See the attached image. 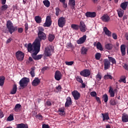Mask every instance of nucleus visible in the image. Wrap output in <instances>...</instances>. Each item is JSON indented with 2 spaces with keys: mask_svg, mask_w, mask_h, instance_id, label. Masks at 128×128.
Listing matches in <instances>:
<instances>
[{
  "mask_svg": "<svg viewBox=\"0 0 128 128\" xmlns=\"http://www.w3.org/2000/svg\"><path fill=\"white\" fill-rule=\"evenodd\" d=\"M24 46L27 48L28 52L31 54L34 52V54H37L40 52V44L38 40H36L32 44L30 43L25 44Z\"/></svg>",
  "mask_w": 128,
  "mask_h": 128,
  "instance_id": "obj_1",
  "label": "nucleus"
},
{
  "mask_svg": "<svg viewBox=\"0 0 128 128\" xmlns=\"http://www.w3.org/2000/svg\"><path fill=\"white\" fill-rule=\"evenodd\" d=\"M54 46H49L45 48V51L44 52V54L45 56H50L54 52Z\"/></svg>",
  "mask_w": 128,
  "mask_h": 128,
  "instance_id": "obj_2",
  "label": "nucleus"
},
{
  "mask_svg": "<svg viewBox=\"0 0 128 128\" xmlns=\"http://www.w3.org/2000/svg\"><path fill=\"white\" fill-rule=\"evenodd\" d=\"M6 28L8 30L9 32L12 34L14 30H16V28L12 25V23L10 20L7 21Z\"/></svg>",
  "mask_w": 128,
  "mask_h": 128,
  "instance_id": "obj_3",
  "label": "nucleus"
},
{
  "mask_svg": "<svg viewBox=\"0 0 128 128\" xmlns=\"http://www.w3.org/2000/svg\"><path fill=\"white\" fill-rule=\"evenodd\" d=\"M28 82H30V78H24L20 81L19 84L21 88H24L28 84Z\"/></svg>",
  "mask_w": 128,
  "mask_h": 128,
  "instance_id": "obj_4",
  "label": "nucleus"
},
{
  "mask_svg": "<svg viewBox=\"0 0 128 128\" xmlns=\"http://www.w3.org/2000/svg\"><path fill=\"white\" fill-rule=\"evenodd\" d=\"M16 56L18 60L22 62V60H24V54L21 51H18L16 53Z\"/></svg>",
  "mask_w": 128,
  "mask_h": 128,
  "instance_id": "obj_5",
  "label": "nucleus"
},
{
  "mask_svg": "<svg viewBox=\"0 0 128 128\" xmlns=\"http://www.w3.org/2000/svg\"><path fill=\"white\" fill-rule=\"evenodd\" d=\"M38 38H36V40H38L39 42V44H40V41L42 40H44L46 39V34L44 32L43 33H38Z\"/></svg>",
  "mask_w": 128,
  "mask_h": 128,
  "instance_id": "obj_6",
  "label": "nucleus"
},
{
  "mask_svg": "<svg viewBox=\"0 0 128 128\" xmlns=\"http://www.w3.org/2000/svg\"><path fill=\"white\" fill-rule=\"evenodd\" d=\"M66 18L64 17L60 18L58 20V26L60 28H64L66 25Z\"/></svg>",
  "mask_w": 128,
  "mask_h": 128,
  "instance_id": "obj_7",
  "label": "nucleus"
},
{
  "mask_svg": "<svg viewBox=\"0 0 128 128\" xmlns=\"http://www.w3.org/2000/svg\"><path fill=\"white\" fill-rule=\"evenodd\" d=\"M79 28L82 32H86L88 30V28H86V24H84V22H80Z\"/></svg>",
  "mask_w": 128,
  "mask_h": 128,
  "instance_id": "obj_8",
  "label": "nucleus"
},
{
  "mask_svg": "<svg viewBox=\"0 0 128 128\" xmlns=\"http://www.w3.org/2000/svg\"><path fill=\"white\" fill-rule=\"evenodd\" d=\"M72 96L74 98V100H80V94L78 92V90H74L72 92Z\"/></svg>",
  "mask_w": 128,
  "mask_h": 128,
  "instance_id": "obj_9",
  "label": "nucleus"
},
{
  "mask_svg": "<svg viewBox=\"0 0 128 128\" xmlns=\"http://www.w3.org/2000/svg\"><path fill=\"white\" fill-rule=\"evenodd\" d=\"M80 74L82 76L87 78V76H90V71L88 69L84 70L80 72Z\"/></svg>",
  "mask_w": 128,
  "mask_h": 128,
  "instance_id": "obj_10",
  "label": "nucleus"
},
{
  "mask_svg": "<svg viewBox=\"0 0 128 128\" xmlns=\"http://www.w3.org/2000/svg\"><path fill=\"white\" fill-rule=\"evenodd\" d=\"M86 40V35H84L82 37L80 38L76 42L78 44H84Z\"/></svg>",
  "mask_w": 128,
  "mask_h": 128,
  "instance_id": "obj_11",
  "label": "nucleus"
},
{
  "mask_svg": "<svg viewBox=\"0 0 128 128\" xmlns=\"http://www.w3.org/2000/svg\"><path fill=\"white\" fill-rule=\"evenodd\" d=\"M50 26H52V20L50 19V16H47L46 22L44 24V26L49 27Z\"/></svg>",
  "mask_w": 128,
  "mask_h": 128,
  "instance_id": "obj_12",
  "label": "nucleus"
},
{
  "mask_svg": "<svg viewBox=\"0 0 128 128\" xmlns=\"http://www.w3.org/2000/svg\"><path fill=\"white\" fill-rule=\"evenodd\" d=\"M104 22H108L110 20V18L108 15L105 14L100 18Z\"/></svg>",
  "mask_w": 128,
  "mask_h": 128,
  "instance_id": "obj_13",
  "label": "nucleus"
},
{
  "mask_svg": "<svg viewBox=\"0 0 128 128\" xmlns=\"http://www.w3.org/2000/svg\"><path fill=\"white\" fill-rule=\"evenodd\" d=\"M110 68V62L108 59L104 60V70H108Z\"/></svg>",
  "mask_w": 128,
  "mask_h": 128,
  "instance_id": "obj_14",
  "label": "nucleus"
},
{
  "mask_svg": "<svg viewBox=\"0 0 128 128\" xmlns=\"http://www.w3.org/2000/svg\"><path fill=\"white\" fill-rule=\"evenodd\" d=\"M62 72L60 71H56L55 72L54 78L56 80H60L62 79Z\"/></svg>",
  "mask_w": 128,
  "mask_h": 128,
  "instance_id": "obj_15",
  "label": "nucleus"
},
{
  "mask_svg": "<svg viewBox=\"0 0 128 128\" xmlns=\"http://www.w3.org/2000/svg\"><path fill=\"white\" fill-rule=\"evenodd\" d=\"M85 16L86 18H96V12H88L85 14Z\"/></svg>",
  "mask_w": 128,
  "mask_h": 128,
  "instance_id": "obj_16",
  "label": "nucleus"
},
{
  "mask_svg": "<svg viewBox=\"0 0 128 128\" xmlns=\"http://www.w3.org/2000/svg\"><path fill=\"white\" fill-rule=\"evenodd\" d=\"M40 83V78H36L32 82V86H38Z\"/></svg>",
  "mask_w": 128,
  "mask_h": 128,
  "instance_id": "obj_17",
  "label": "nucleus"
},
{
  "mask_svg": "<svg viewBox=\"0 0 128 128\" xmlns=\"http://www.w3.org/2000/svg\"><path fill=\"white\" fill-rule=\"evenodd\" d=\"M114 92H118V90L116 89H114H114L112 86L110 87L108 92L110 94V98H114Z\"/></svg>",
  "mask_w": 128,
  "mask_h": 128,
  "instance_id": "obj_18",
  "label": "nucleus"
},
{
  "mask_svg": "<svg viewBox=\"0 0 128 128\" xmlns=\"http://www.w3.org/2000/svg\"><path fill=\"white\" fill-rule=\"evenodd\" d=\"M117 12L119 18H122V16H124V10L122 8H118L117 10Z\"/></svg>",
  "mask_w": 128,
  "mask_h": 128,
  "instance_id": "obj_19",
  "label": "nucleus"
},
{
  "mask_svg": "<svg viewBox=\"0 0 128 128\" xmlns=\"http://www.w3.org/2000/svg\"><path fill=\"white\" fill-rule=\"evenodd\" d=\"M104 34L107 36H112V32L108 30V28L104 27Z\"/></svg>",
  "mask_w": 128,
  "mask_h": 128,
  "instance_id": "obj_20",
  "label": "nucleus"
},
{
  "mask_svg": "<svg viewBox=\"0 0 128 128\" xmlns=\"http://www.w3.org/2000/svg\"><path fill=\"white\" fill-rule=\"evenodd\" d=\"M32 56L34 60H40L42 58V54H39L38 56H36V54H34V52H32Z\"/></svg>",
  "mask_w": 128,
  "mask_h": 128,
  "instance_id": "obj_21",
  "label": "nucleus"
},
{
  "mask_svg": "<svg viewBox=\"0 0 128 128\" xmlns=\"http://www.w3.org/2000/svg\"><path fill=\"white\" fill-rule=\"evenodd\" d=\"M70 105H72V98L70 97H68L65 104V106H70Z\"/></svg>",
  "mask_w": 128,
  "mask_h": 128,
  "instance_id": "obj_22",
  "label": "nucleus"
},
{
  "mask_svg": "<svg viewBox=\"0 0 128 128\" xmlns=\"http://www.w3.org/2000/svg\"><path fill=\"white\" fill-rule=\"evenodd\" d=\"M120 50L122 56H126V45L122 44L120 46Z\"/></svg>",
  "mask_w": 128,
  "mask_h": 128,
  "instance_id": "obj_23",
  "label": "nucleus"
},
{
  "mask_svg": "<svg viewBox=\"0 0 128 128\" xmlns=\"http://www.w3.org/2000/svg\"><path fill=\"white\" fill-rule=\"evenodd\" d=\"M128 2H125L121 4L120 6L124 10H126V8H128Z\"/></svg>",
  "mask_w": 128,
  "mask_h": 128,
  "instance_id": "obj_24",
  "label": "nucleus"
},
{
  "mask_svg": "<svg viewBox=\"0 0 128 128\" xmlns=\"http://www.w3.org/2000/svg\"><path fill=\"white\" fill-rule=\"evenodd\" d=\"M122 122H128V115L126 114H123L122 116Z\"/></svg>",
  "mask_w": 128,
  "mask_h": 128,
  "instance_id": "obj_25",
  "label": "nucleus"
},
{
  "mask_svg": "<svg viewBox=\"0 0 128 128\" xmlns=\"http://www.w3.org/2000/svg\"><path fill=\"white\" fill-rule=\"evenodd\" d=\"M4 80H6V78L4 76H0V86H4Z\"/></svg>",
  "mask_w": 128,
  "mask_h": 128,
  "instance_id": "obj_26",
  "label": "nucleus"
},
{
  "mask_svg": "<svg viewBox=\"0 0 128 128\" xmlns=\"http://www.w3.org/2000/svg\"><path fill=\"white\" fill-rule=\"evenodd\" d=\"M18 90V88L16 87V84H14L13 86V88L10 92L11 94H16V90Z\"/></svg>",
  "mask_w": 128,
  "mask_h": 128,
  "instance_id": "obj_27",
  "label": "nucleus"
},
{
  "mask_svg": "<svg viewBox=\"0 0 128 128\" xmlns=\"http://www.w3.org/2000/svg\"><path fill=\"white\" fill-rule=\"evenodd\" d=\"M113 46L112 44L108 43L105 45V48L108 50H112Z\"/></svg>",
  "mask_w": 128,
  "mask_h": 128,
  "instance_id": "obj_28",
  "label": "nucleus"
},
{
  "mask_svg": "<svg viewBox=\"0 0 128 128\" xmlns=\"http://www.w3.org/2000/svg\"><path fill=\"white\" fill-rule=\"evenodd\" d=\"M17 128H28V126L26 124L22 123L17 125Z\"/></svg>",
  "mask_w": 128,
  "mask_h": 128,
  "instance_id": "obj_29",
  "label": "nucleus"
},
{
  "mask_svg": "<svg viewBox=\"0 0 128 128\" xmlns=\"http://www.w3.org/2000/svg\"><path fill=\"white\" fill-rule=\"evenodd\" d=\"M20 108H22V105L20 104H16L14 107V110L18 112H20Z\"/></svg>",
  "mask_w": 128,
  "mask_h": 128,
  "instance_id": "obj_30",
  "label": "nucleus"
},
{
  "mask_svg": "<svg viewBox=\"0 0 128 128\" xmlns=\"http://www.w3.org/2000/svg\"><path fill=\"white\" fill-rule=\"evenodd\" d=\"M103 117V120H110V116H108V114L106 113L104 114H102Z\"/></svg>",
  "mask_w": 128,
  "mask_h": 128,
  "instance_id": "obj_31",
  "label": "nucleus"
},
{
  "mask_svg": "<svg viewBox=\"0 0 128 128\" xmlns=\"http://www.w3.org/2000/svg\"><path fill=\"white\" fill-rule=\"evenodd\" d=\"M108 58L110 62H112V64H116V59H114V58L112 56H108Z\"/></svg>",
  "mask_w": 128,
  "mask_h": 128,
  "instance_id": "obj_32",
  "label": "nucleus"
},
{
  "mask_svg": "<svg viewBox=\"0 0 128 128\" xmlns=\"http://www.w3.org/2000/svg\"><path fill=\"white\" fill-rule=\"evenodd\" d=\"M58 112H59V114L60 116H64V108H62L58 109Z\"/></svg>",
  "mask_w": 128,
  "mask_h": 128,
  "instance_id": "obj_33",
  "label": "nucleus"
},
{
  "mask_svg": "<svg viewBox=\"0 0 128 128\" xmlns=\"http://www.w3.org/2000/svg\"><path fill=\"white\" fill-rule=\"evenodd\" d=\"M34 20L37 24H40L42 22V18L40 16H35Z\"/></svg>",
  "mask_w": 128,
  "mask_h": 128,
  "instance_id": "obj_34",
  "label": "nucleus"
},
{
  "mask_svg": "<svg viewBox=\"0 0 128 128\" xmlns=\"http://www.w3.org/2000/svg\"><path fill=\"white\" fill-rule=\"evenodd\" d=\"M68 4L70 6H72V8H74L76 6V0H69Z\"/></svg>",
  "mask_w": 128,
  "mask_h": 128,
  "instance_id": "obj_35",
  "label": "nucleus"
},
{
  "mask_svg": "<svg viewBox=\"0 0 128 128\" xmlns=\"http://www.w3.org/2000/svg\"><path fill=\"white\" fill-rule=\"evenodd\" d=\"M82 54H88V49L86 48L82 47L81 49Z\"/></svg>",
  "mask_w": 128,
  "mask_h": 128,
  "instance_id": "obj_36",
  "label": "nucleus"
},
{
  "mask_svg": "<svg viewBox=\"0 0 128 128\" xmlns=\"http://www.w3.org/2000/svg\"><path fill=\"white\" fill-rule=\"evenodd\" d=\"M43 4L46 8H49L50 6V2L48 0H44L43 1Z\"/></svg>",
  "mask_w": 128,
  "mask_h": 128,
  "instance_id": "obj_37",
  "label": "nucleus"
},
{
  "mask_svg": "<svg viewBox=\"0 0 128 128\" xmlns=\"http://www.w3.org/2000/svg\"><path fill=\"white\" fill-rule=\"evenodd\" d=\"M119 82H124L126 84V76H122L120 78V80H118Z\"/></svg>",
  "mask_w": 128,
  "mask_h": 128,
  "instance_id": "obj_38",
  "label": "nucleus"
},
{
  "mask_svg": "<svg viewBox=\"0 0 128 128\" xmlns=\"http://www.w3.org/2000/svg\"><path fill=\"white\" fill-rule=\"evenodd\" d=\"M102 74L98 72L96 76V78L98 82H100V80H102Z\"/></svg>",
  "mask_w": 128,
  "mask_h": 128,
  "instance_id": "obj_39",
  "label": "nucleus"
},
{
  "mask_svg": "<svg viewBox=\"0 0 128 128\" xmlns=\"http://www.w3.org/2000/svg\"><path fill=\"white\" fill-rule=\"evenodd\" d=\"M71 28H72V30H78L80 28L78 25H76V24H72L71 25Z\"/></svg>",
  "mask_w": 128,
  "mask_h": 128,
  "instance_id": "obj_40",
  "label": "nucleus"
},
{
  "mask_svg": "<svg viewBox=\"0 0 128 128\" xmlns=\"http://www.w3.org/2000/svg\"><path fill=\"white\" fill-rule=\"evenodd\" d=\"M48 39L49 42H52L54 40V35L52 34H49Z\"/></svg>",
  "mask_w": 128,
  "mask_h": 128,
  "instance_id": "obj_41",
  "label": "nucleus"
},
{
  "mask_svg": "<svg viewBox=\"0 0 128 128\" xmlns=\"http://www.w3.org/2000/svg\"><path fill=\"white\" fill-rule=\"evenodd\" d=\"M96 48L98 50H104L102 46V44L100 42H98L96 44Z\"/></svg>",
  "mask_w": 128,
  "mask_h": 128,
  "instance_id": "obj_42",
  "label": "nucleus"
},
{
  "mask_svg": "<svg viewBox=\"0 0 128 128\" xmlns=\"http://www.w3.org/2000/svg\"><path fill=\"white\" fill-rule=\"evenodd\" d=\"M102 98L104 102H108V94H104L103 95Z\"/></svg>",
  "mask_w": 128,
  "mask_h": 128,
  "instance_id": "obj_43",
  "label": "nucleus"
},
{
  "mask_svg": "<svg viewBox=\"0 0 128 128\" xmlns=\"http://www.w3.org/2000/svg\"><path fill=\"white\" fill-rule=\"evenodd\" d=\"M8 6L4 4L1 6L0 9L2 10H4H4H8Z\"/></svg>",
  "mask_w": 128,
  "mask_h": 128,
  "instance_id": "obj_44",
  "label": "nucleus"
},
{
  "mask_svg": "<svg viewBox=\"0 0 128 128\" xmlns=\"http://www.w3.org/2000/svg\"><path fill=\"white\" fill-rule=\"evenodd\" d=\"M112 76L110 74H106L104 76V80H112Z\"/></svg>",
  "mask_w": 128,
  "mask_h": 128,
  "instance_id": "obj_45",
  "label": "nucleus"
},
{
  "mask_svg": "<svg viewBox=\"0 0 128 128\" xmlns=\"http://www.w3.org/2000/svg\"><path fill=\"white\" fill-rule=\"evenodd\" d=\"M12 120H14V116L10 115L6 119L7 122H12Z\"/></svg>",
  "mask_w": 128,
  "mask_h": 128,
  "instance_id": "obj_46",
  "label": "nucleus"
},
{
  "mask_svg": "<svg viewBox=\"0 0 128 128\" xmlns=\"http://www.w3.org/2000/svg\"><path fill=\"white\" fill-rule=\"evenodd\" d=\"M100 56H102V54L100 52H98L95 54L96 60H100Z\"/></svg>",
  "mask_w": 128,
  "mask_h": 128,
  "instance_id": "obj_47",
  "label": "nucleus"
},
{
  "mask_svg": "<svg viewBox=\"0 0 128 128\" xmlns=\"http://www.w3.org/2000/svg\"><path fill=\"white\" fill-rule=\"evenodd\" d=\"M30 74L32 76V78L34 77L35 74H34V69L31 68V70L30 72Z\"/></svg>",
  "mask_w": 128,
  "mask_h": 128,
  "instance_id": "obj_48",
  "label": "nucleus"
},
{
  "mask_svg": "<svg viewBox=\"0 0 128 128\" xmlns=\"http://www.w3.org/2000/svg\"><path fill=\"white\" fill-rule=\"evenodd\" d=\"M76 80L78 82H80V84H82L84 82V81H82V77L78 76L76 78Z\"/></svg>",
  "mask_w": 128,
  "mask_h": 128,
  "instance_id": "obj_49",
  "label": "nucleus"
},
{
  "mask_svg": "<svg viewBox=\"0 0 128 128\" xmlns=\"http://www.w3.org/2000/svg\"><path fill=\"white\" fill-rule=\"evenodd\" d=\"M38 34L44 33V29L42 27H39L38 28Z\"/></svg>",
  "mask_w": 128,
  "mask_h": 128,
  "instance_id": "obj_50",
  "label": "nucleus"
},
{
  "mask_svg": "<svg viewBox=\"0 0 128 128\" xmlns=\"http://www.w3.org/2000/svg\"><path fill=\"white\" fill-rule=\"evenodd\" d=\"M74 61L66 62L65 64L66 66H72L74 64Z\"/></svg>",
  "mask_w": 128,
  "mask_h": 128,
  "instance_id": "obj_51",
  "label": "nucleus"
},
{
  "mask_svg": "<svg viewBox=\"0 0 128 128\" xmlns=\"http://www.w3.org/2000/svg\"><path fill=\"white\" fill-rule=\"evenodd\" d=\"M60 8H56V14L57 16L60 15Z\"/></svg>",
  "mask_w": 128,
  "mask_h": 128,
  "instance_id": "obj_52",
  "label": "nucleus"
},
{
  "mask_svg": "<svg viewBox=\"0 0 128 128\" xmlns=\"http://www.w3.org/2000/svg\"><path fill=\"white\" fill-rule=\"evenodd\" d=\"M90 96H92L93 98L96 97V92H90Z\"/></svg>",
  "mask_w": 128,
  "mask_h": 128,
  "instance_id": "obj_53",
  "label": "nucleus"
},
{
  "mask_svg": "<svg viewBox=\"0 0 128 128\" xmlns=\"http://www.w3.org/2000/svg\"><path fill=\"white\" fill-rule=\"evenodd\" d=\"M110 104L111 106H116V100H110Z\"/></svg>",
  "mask_w": 128,
  "mask_h": 128,
  "instance_id": "obj_54",
  "label": "nucleus"
},
{
  "mask_svg": "<svg viewBox=\"0 0 128 128\" xmlns=\"http://www.w3.org/2000/svg\"><path fill=\"white\" fill-rule=\"evenodd\" d=\"M24 28H25V32H28V24L27 22L25 23Z\"/></svg>",
  "mask_w": 128,
  "mask_h": 128,
  "instance_id": "obj_55",
  "label": "nucleus"
},
{
  "mask_svg": "<svg viewBox=\"0 0 128 128\" xmlns=\"http://www.w3.org/2000/svg\"><path fill=\"white\" fill-rule=\"evenodd\" d=\"M57 92H60L62 90V86L60 85H58L56 88Z\"/></svg>",
  "mask_w": 128,
  "mask_h": 128,
  "instance_id": "obj_56",
  "label": "nucleus"
},
{
  "mask_svg": "<svg viewBox=\"0 0 128 128\" xmlns=\"http://www.w3.org/2000/svg\"><path fill=\"white\" fill-rule=\"evenodd\" d=\"M112 36L114 40H118V36L116 35V34L112 33Z\"/></svg>",
  "mask_w": 128,
  "mask_h": 128,
  "instance_id": "obj_57",
  "label": "nucleus"
},
{
  "mask_svg": "<svg viewBox=\"0 0 128 128\" xmlns=\"http://www.w3.org/2000/svg\"><path fill=\"white\" fill-rule=\"evenodd\" d=\"M4 118V112L0 110V118Z\"/></svg>",
  "mask_w": 128,
  "mask_h": 128,
  "instance_id": "obj_58",
  "label": "nucleus"
},
{
  "mask_svg": "<svg viewBox=\"0 0 128 128\" xmlns=\"http://www.w3.org/2000/svg\"><path fill=\"white\" fill-rule=\"evenodd\" d=\"M42 128H50V126L46 124H43L42 126Z\"/></svg>",
  "mask_w": 128,
  "mask_h": 128,
  "instance_id": "obj_59",
  "label": "nucleus"
},
{
  "mask_svg": "<svg viewBox=\"0 0 128 128\" xmlns=\"http://www.w3.org/2000/svg\"><path fill=\"white\" fill-rule=\"evenodd\" d=\"M46 70H48V67H46V66L44 67L42 69V72H46Z\"/></svg>",
  "mask_w": 128,
  "mask_h": 128,
  "instance_id": "obj_60",
  "label": "nucleus"
},
{
  "mask_svg": "<svg viewBox=\"0 0 128 128\" xmlns=\"http://www.w3.org/2000/svg\"><path fill=\"white\" fill-rule=\"evenodd\" d=\"M22 32H24V29L22 28H20L18 29V32H20V34H22Z\"/></svg>",
  "mask_w": 128,
  "mask_h": 128,
  "instance_id": "obj_61",
  "label": "nucleus"
},
{
  "mask_svg": "<svg viewBox=\"0 0 128 128\" xmlns=\"http://www.w3.org/2000/svg\"><path fill=\"white\" fill-rule=\"evenodd\" d=\"M96 100H97L98 102V104H100V97H96Z\"/></svg>",
  "mask_w": 128,
  "mask_h": 128,
  "instance_id": "obj_62",
  "label": "nucleus"
},
{
  "mask_svg": "<svg viewBox=\"0 0 128 128\" xmlns=\"http://www.w3.org/2000/svg\"><path fill=\"white\" fill-rule=\"evenodd\" d=\"M12 38H9L8 39L6 44H10V42H12Z\"/></svg>",
  "mask_w": 128,
  "mask_h": 128,
  "instance_id": "obj_63",
  "label": "nucleus"
},
{
  "mask_svg": "<svg viewBox=\"0 0 128 128\" xmlns=\"http://www.w3.org/2000/svg\"><path fill=\"white\" fill-rule=\"evenodd\" d=\"M124 68H125V70H128V65L127 64H124Z\"/></svg>",
  "mask_w": 128,
  "mask_h": 128,
  "instance_id": "obj_64",
  "label": "nucleus"
}]
</instances>
